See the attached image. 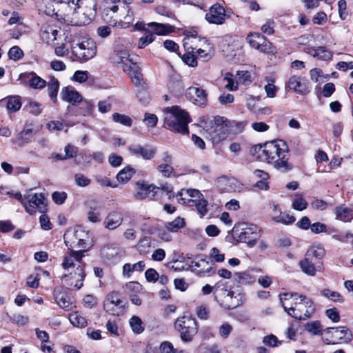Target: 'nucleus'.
Wrapping results in <instances>:
<instances>
[{"mask_svg":"<svg viewBox=\"0 0 353 353\" xmlns=\"http://www.w3.org/2000/svg\"><path fill=\"white\" fill-rule=\"evenodd\" d=\"M47 15L56 16L66 23H90L96 15V0H43Z\"/></svg>","mask_w":353,"mask_h":353,"instance_id":"f257e3e1","label":"nucleus"},{"mask_svg":"<svg viewBox=\"0 0 353 353\" xmlns=\"http://www.w3.org/2000/svg\"><path fill=\"white\" fill-rule=\"evenodd\" d=\"M250 152L261 161L273 163L278 170L288 171L292 168L288 161V146L281 139L255 145L251 148Z\"/></svg>","mask_w":353,"mask_h":353,"instance_id":"f03ea898","label":"nucleus"},{"mask_svg":"<svg viewBox=\"0 0 353 353\" xmlns=\"http://www.w3.org/2000/svg\"><path fill=\"white\" fill-rule=\"evenodd\" d=\"M82 250H74L68 248L63 257L61 266L65 271L63 275V281L70 287L79 290L83 285L85 278V263L83 261Z\"/></svg>","mask_w":353,"mask_h":353,"instance_id":"7ed1b4c3","label":"nucleus"},{"mask_svg":"<svg viewBox=\"0 0 353 353\" xmlns=\"http://www.w3.org/2000/svg\"><path fill=\"white\" fill-rule=\"evenodd\" d=\"M279 299L284 310L294 319L305 320L316 312L313 300L304 294L285 292L279 295Z\"/></svg>","mask_w":353,"mask_h":353,"instance_id":"20e7f679","label":"nucleus"},{"mask_svg":"<svg viewBox=\"0 0 353 353\" xmlns=\"http://www.w3.org/2000/svg\"><path fill=\"white\" fill-rule=\"evenodd\" d=\"M191 118L188 112L174 105L164 109V123L170 130L182 134H188V123Z\"/></svg>","mask_w":353,"mask_h":353,"instance_id":"39448f33","label":"nucleus"},{"mask_svg":"<svg viewBox=\"0 0 353 353\" xmlns=\"http://www.w3.org/2000/svg\"><path fill=\"white\" fill-rule=\"evenodd\" d=\"M137 186V191L134 194V197L137 200H159L164 195L168 196L170 200L174 197L173 188L168 183L158 187L145 181H138Z\"/></svg>","mask_w":353,"mask_h":353,"instance_id":"423d86ee","label":"nucleus"},{"mask_svg":"<svg viewBox=\"0 0 353 353\" xmlns=\"http://www.w3.org/2000/svg\"><path fill=\"white\" fill-rule=\"evenodd\" d=\"M72 58L74 61L86 62L92 59L97 54L96 43L91 39L80 40L73 39L69 40Z\"/></svg>","mask_w":353,"mask_h":353,"instance_id":"0eeeda50","label":"nucleus"},{"mask_svg":"<svg viewBox=\"0 0 353 353\" xmlns=\"http://www.w3.org/2000/svg\"><path fill=\"white\" fill-rule=\"evenodd\" d=\"M214 298L221 307L227 310L235 308L241 304L240 299L235 296L228 283L223 280L215 283Z\"/></svg>","mask_w":353,"mask_h":353,"instance_id":"6e6552de","label":"nucleus"},{"mask_svg":"<svg viewBox=\"0 0 353 353\" xmlns=\"http://www.w3.org/2000/svg\"><path fill=\"white\" fill-rule=\"evenodd\" d=\"M234 231L238 240L246 243L250 248L253 247L260 238L259 228L252 223H239L234 226Z\"/></svg>","mask_w":353,"mask_h":353,"instance_id":"1a4fd4ad","label":"nucleus"},{"mask_svg":"<svg viewBox=\"0 0 353 353\" xmlns=\"http://www.w3.org/2000/svg\"><path fill=\"white\" fill-rule=\"evenodd\" d=\"M176 330L180 333L183 341H191L198 332L197 321L194 318L183 316L177 318L174 323Z\"/></svg>","mask_w":353,"mask_h":353,"instance_id":"9d476101","label":"nucleus"},{"mask_svg":"<svg viewBox=\"0 0 353 353\" xmlns=\"http://www.w3.org/2000/svg\"><path fill=\"white\" fill-rule=\"evenodd\" d=\"M23 206L27 213L34 214L37 210L45 212L47 210L46 197L43 193H36L28 191L25 194V200Z\"/></svg>","mask_w":353,"mask_h":353,"instance_id":"9b49d317","label":"nucleus"},{"mask_svg":"<svg viewBox=\"0 0 353 353\" xmlns=\"http://www.w3.org/2000/svg\"><path fill=\"white\" fill-rule=\"evenodd\" d=\"M352 334L349 329L345 326L337 327H328L323 331L322 340L325 344H338L341 341L345 339L350 341Z\"/></svg>","mask_w":353,"mask_h":353,"instance_id":"f8f14e48","label":"nucleus"},{"mask_svg":"<svg viewBox=\"0 0 353 353\" xmlns=\"http://www.w3.org/2000/svg\"><path fill=\"white\" fill-rule=\"evenodd\" d=\"M104 309L112 315L123 314L125 312V305L120 294L114 292L108 294L104 302Z\"/></svg>","mask_w":353,"mask_h":353,"instance_id":"ddd939ff","label":"nucleus"},{"mask_svg":"<svg viewBox=\"0 0 353 353\" xmlns=\"http://www.w3.org/2000/svg\"><path fill=\"white\" fill-rule=\"evenodd\" d=\"M247 41L253 48L264 53H272L274 48L272 43L259 32H250Z\"/></svg>","mask_w":353,"mask_h":353,"instance_id":"4468645a","label":"nucleus"},{"mask_svg":"<svg viewBox=\"0 0 353 353\" xmlns=\"http://www.w3.org/2000/svg\"><path fill=\"white\" fill-rule=\"evenodd\" d=\"M202 196L201 192L196 189H183L176 194L180 203L190 207L196 205V202L201 199Z\"/></svg>","mask_w":353,"mask_h":353,"instance_id":"2eb2a0df","label":"nucleus"},{"mask_svg":"<svg viewBox=\"0 0 353 353\" xmlns=\"http://www.w3.org/2000/svg\"><path fill=\"white\" fill-rule=\"evenodd\" d=\"M128 150L132 155L137 157H141L145 160H150L154 158L156 154L155 148L139 143H132L129 145Z\"/></svg>","mask_w":353,"mask_h":353,"instance_id":"dca6fc26","label":"nucleus"},{"mask_svg":"<svg viewBox=\"0 0 353 353\" xmlns=\"http://www.w3.org/2000/svg\"><path fill=\"white\" fill-rule=\"evenodd\" d=\"M225 16L224 8L219 4H214L210 7L205 18L210 23L221 25L225 22Z\"/></svg>","mask_w":353,"mask_h":353,"instance_id":"f3484780","label":"nucleus"},{"mask_svg":"<svg viewBox=\"0 0 353 353\" xmlns=\"http://www.w3.org/2000/svg\"><path fill=\"white\" fill-rule=\"evenodd\" d=\"M90 238L89 232L81 228H78L73 231H68L64 234V240L66 245L72 249L74 248L73 244H75L76 241H88V239Z\"/></svg>","mask_w":353,"mask_h":353,"instance_id":"a211bd4d","label":"nucleus"},{"mask_svg":"<svg viewBox=\"0 0 353 353\" xmlns=\"http://www.w3.org/2000/svg\"><path fill=\"white\" fill-rule=\"evenodd\" d=\"M111 61L114 64L120 65L123 69L132 62L130 58L129 51L125 48L117 47L111 56Z\"/></svg>","mask_w":353,"mask_h":353,"instance_id":"6ab92c4d","label":"nucleus"},{"mask_svg":"<svg viewBox=\"0 0 353 353\" xmlns=\"http://www.w3.org/2000/svg\"><path fill=\"white\" fill-rule=\"evenodd\" d=\"M285 89L293 91L297 94L305 95L310 92L305 83L301 81L300 76H291L285 84Z\"/></svg>","mask_w":353,"mask_h":353,"instance_id":"aec40b11","label":"nucleus"},{"mask_svg":"<svg viewBox=\"0 0 353 353\" xmlns=\"http://www.w3.org/2000/svg\"><path fill=\"white\" fill-rule=\"evenodd\" d=\"M299 266L303 273L310 276H314L316 272L323 270L322 262L314 261L305 256L299 261Z\"/></svg>","mask_w":353,"mask_h":353,"instance_id":"412c9836","label":"nucleus"},{"mask_svg":"<svg viewBox=\"0 0 353 353\" xmlns=\"http://www.w3.org/2000/svg\"><path fill=\"white\" fill-rule=\"evenodd\" d=\"M59 33V28L53 24H44L41 29V38L45 43L52 44Z\"/></svg>","mask_w":353,"mask_h":353,"instance_id":"4be33fe9","label":"nucleus"},{"mask_svg":"<svg viewBox=\"0 0 353 353\" xmlns=\"http://www.w3.org/2000/svg\"><path fill=\"white\" fill-rule=\"evenodd\" d=\"M186 95L195 105H203L206 103L207 94L203 89L196 87H190L186 91Z\"/></svg>","mask_w":353,"mask_h":353,"instance_id":"5701e85b","label":"nucleus"},{"mask_svg":"<svg viewBox=\"0 0 353 353\" xmlns=\"http://www.w3.org/2000/svg\"><path fill=\"white\" fill-rule=\"evenodd\" d=\"M172 157L168 152L162 154L161 163L157 166V170L165 177H170L174 174V170L172 165Z\"/></svg>","mask_w":353,"mask_h":353,"instance_id":"b1692460","label":"nucleus"},{"mask_svg":"<svg viewBox=\"0 0 353 353\" xmlns=\"http://www.w3.org/2000/svg\"><path fill=\"white\" fill-rule=\"evenodd\" d=\"M123 218L121 212L119 211H112L108 214L103 221L105 228L109 230H113L118 228L123 222Z\"/></svg>","mask_w":353,"mask_h":353,"instance_id":"393cba45","label":"nucleus"},{"mask_svg":"<svg viewBox=\"0 0 353 353\" xmlns=\"http://www.w3.org/2000/svg\"><path fill=\"white\" fill-rule=\"evenodd\" d=\"M61 99L72 105H77L82 101L81 95L72 86L63 87L61 91Z\"/></svg>","mask_w":353,"mask_h":353,"instance_id":"a878e982","label":"nucleus"},{"mask_svg":"<svg viewBox=\"0 0 353 353\" xmlns=\"http://www.w3.org/2000/svg\"><path fill=\"white\" fill-rule=\"evenodd\" d=\"M273 212L274 214L272 215V219L274 222L284 225H291L296 220L294 216L288 213L282 212L277 205H274Z\"/></svg>","mask_w":353,"mask_h":353,"instance_id":"bb28decb","label":"nucleus"},{"mask_svg":"<svg viewBox=\"0 0 353 353\" xmlns=\"http://www.w3.org/2000/svg\"><path fill=\"white\" fill-rule=\"evenodd\" d=\"M20 78L26 79L29 86L34 89H41L46 85V81L32 72L21 74Z\"/></svg>","mask_w":353,"mask_h":353,"instance_id":"cd10ccee","label":"nucleus"},{"mask_svg":"<svg viewBox=\"0 0 353 353\" xmlns=\"http://www.w3.org/2000/svg\"><path fill=\"white\" fill-rule=\"evenodd\" d=\"M54 298L60 307L65 310H72V303L71 302L70 297L65 292L60 290H54Z\"/></svg>","mask_w":353,"mask_h":353,"instance_id":"c85d7f7f","label":"nucleus"},{"mask_svg":"<svg viewBox=\"0 0 353 353\" xmlns=\"http://www.w3.org/2000/svg\"><path fill=\"white\" fill-rule=\"evenodd\" d=\"M130 77L132 82L137 85H141L143 81L142 74L139 67L134 62H132L123 69Z\"/></svg>","mask_w":353,"mask_h":353,"instance_id":"c756f323","label":"nucleus"},{"mask_svg":"<svg viewBox=\"0 0 353 353\" xmlns=\"http://www.w3.org/2000/svg\"><path fill=\"white\" fill-rule=\"evenodd\" d=\"M0 105L6 106L8 111L14 112L21 107V98L19 96H10L0 101Z\"/></svg>","mask_w":353,"mask_h":353,"instance_id":"7c9ffc66","label":"nucleus"},{"mask_svg":"<svg viewBox=\"0 0 353 353\" xmlns=\"http://www.w3.org/2000/svg\"><path fill=\"white\" fill-rule=\"evenodd\" d=\"M325 251L324 248L319 244H313L307 250L305 256L316 262H321V259L325 256Z\"/></svg>","mask_w":353,"mask_h":353,"instance_id":"2f4dec72","label":"nucleus"},{"mask_svg":"<svg viewBox=\"0 0 353 353\" xmlns=\"http://www.w3.org/2000/svg\"><path fill=\"white\" fill-rule=\"evenodd\" d=\"M209 136L214 143H219L227 138L226 128L223 125H216L213 130L209 132Z\"/></svg>","mask_w":353,"mask_h":353,"instance_id":"473e14b6","label":"nucleus"},{"mask_svg":"<svg viewBox=\"0 0 353 353\" xmlns=\"http://www.w3.org/2000/svg\"><path fill=\"white\" fill-rule=\"evenodd\" d=\"M145 268L144 261H139L134 264L125 263L123 265L122 274L123 276L130 278L134 272H142Z\"/></svg>","mask_w":353,"mask_h":353,"instance_id":"72a5a7b5","label":"nucleus"},{"mask_svg":"<svg viewBox=\"0 0 353 353\" xmlns=\"http://www.w3.org/2000/svg\"><path fill=\"white\" fill-rule=\"evenodd\" d=\"M334 212L336 219L343 222H348L353 218V210L343 205L336 207Z\"/></svg>","mask_w":353,"mask_h":353,"instance_id":"f704fd0d","label":"nucleus"},{"mask_svg":"<svg viewBox=\"0 0 353 353\" xmlns=\"http://www.w3.org/2000/svg\"><path fill=\"white\" fill-rule=\"evenodd\" d=\"M218 183L224 192H234L239 187L238 181L235 179L225 176L219 178Z\"/></svg>","mask_w":353,"mask_h":353,"instance_id":"c9c22d12","label":"nucleus"},{"mask_svg":"<svg viewBox=\"0 0 353 353\" xmlns=\"http://www.w3.org/2000/svg\"><path fill=\"white\" fill-rule=\"evenodd\" d=\"M234 279L236 282L241 285L251 284L256 280L255 276L249 270L234 273Z\"/></svg>","mask_w":353,"mask_h":353,"instance_id":"e433bc0d","label":"nucleus"},{"mask_svg":"<svg viewBox=\"0 0 353 353\" xmlns=\"http://www.w3.org/2000/svg\"><path fill=\"white\" fill-rule=\"evenodd\" d=\"M148 26L151 28L154 33L158 35H166L173 31L172 27L168 24L151 22L148 23Z\"/></svg>","mask_w":353,"mask_h":353,"instance_id":"4c0bfd02","label":"nucleus"},{"mask_svg":"<svg viewBox=\"0 0 353 353\" xmlns=\"http://www.w3.org/2000/svg\"><path fill=\"white\" fill-rule=\"evenodd\" d=\"M48 93L54 103L57 102V94L59 88V81L54 77L50 78L48 83Z\"/></svg>","mask_w":353,"mask_h":353,"instance_id":"58836bf2","label":"nucleus"},{"mask_svg":"<svg viewBox=\"0 0 353 353\" xmlns=\"http://www.w3.org/2000/svg\"><path fill=\"white\" fill-rule=\"evenodd\" d=\"M265 79L267 82L264 86L266 96L269 98H275L279 90V88L274 84L275 79L270 77H266Z\"/></svg>","mask_w":353,"mask_h":353,"instance_id":"ea45409f","label":"nucleus"},{"mask_svg":"<svg viewBox=\"0 0 353 353\" xmlns=\"http://www.w3.org/2000/svg\"><path fill=\"white\" fill-rule=\"evenodd\" d=\"M305 330L311 335L323 334V326L320 321H312L305 325Z\"/></svg>","mask_w":353,"mask_h":353,"instance_id":"a19ab883","label":"nucleus"},{"mask_svg":"<svg viewBox=\"0 0 353 353\" xmlns=\"http://www.w3.org/2000/svg\"><path fill=\"white\" fill-rule=\"evenodd\" d=\"M32 135L33 132L32 129H24L17 134L16 141H13V143H17L19 146H23L30 142Z\"/></svg>","mask_w":353,"mask_h":353,"instance_id":"79ce46f5","label":"nucleus"},{"mask_svg":"<svg viewBox=\"0 0 353 353\" xmlns=\"http://www.w3.org/2000/svg\"><path fill=\"white\" fill-rule=\"evenodd\" d=\"M185 221L183 218L178 216L173 221L166 222L164 224L165 229L171 232H176L185 226Z\"/></svg>","mask_w":353,"mask_h":353,"instance_id":"37998d69","label":"nucleus"},{"mask_svg":"<svg viewBox=\"0 0 353 353\" xmlns=\"http://www.w3.org/2000/svg\"><path fill=\"white\" fill-rule=\"evenodd\" d=\"M69 40H73V39L72 37H67L65 40V43H62L60 46L55 48L54 53L57 57H66L70 54V52H71Z\"/></svg>","mask_w":353,"mask_h":353,"instance_id":"c03bdc74","label":"nucleus"},{"mask_svg":"<svg viewBox=\"0 0 353 353\" xmlns=\"http://www.w3.org/2000/svg\"><path fill=\"white\" fill-rule=\"evenodd\" d=\"M69 320L74 326L77 327H85L88 324L85 317L77 312L71 313L69 315Z\"/></svg>","mask_w":353,"mask_h":353,"instance_id":"a18cd8bd","label":"nucleus"},{"mask_svg":"<svg viewBox=\"0 0 353 353\" xmlns=\"http://www.w3.org/2000/svg\"><path fill=\"white\" fill-rule=\"evenodd\" d=\"M135 171L132 168L127 166L119 171L117 175V179L119 182L125 183L132 177Z\"/></svg>","mask_w":353,"mask_h":353,"instance_id":"49530a36","label":"nucleus"},{"mask_svg":"<svg viewBox=\"0 0 353 353\" xmlns=\"http://www.w3.org/2000/svg\"><path fill=\"white\" fill-rule=\"evenodd\" d=\"M308 203L303 196L300 194H295L292 203V207L297 211H303L307 208Z\"/></svg>","mask_w":353,"mask_h":353,"instance_id":"de8ad7c7","label":"nucleus"},{"mask_svg":"<svg viewBox=\"0 0 353 353\" xmlns=\"http://www.w3.org/2000/svg\"><path fill=\"white\" fill-rule=\"evenodd\" d=\"M129 324L132 332L135 334H139L144 330L143 321L137 316H132L129 321Z\"/></svg>","mask_w":353,"mask_h":353,"instance_id":"09e8293b","label":"nucleus"},{"mask_svg":"<svg viewBox=\"0 0 353 353\" xmlns=\"http://www.w3.org/2000/svg\"><path fill=\"white\" fill-rule=\"evenodd\" d=\"M223 83L224 88L230 91H235L238 88L239 84L236 79H235V80H234L233 75L230 72L225 74L223 79Z\"/></svg>","mask_w":353,"mask_h":353,"instance_id":"8fccbe9b","label":"nucleus"},{"mask_svg":"<svg viewBox=\"0 0 353 353\" xmlns=\"http://www.w3.org/2000/svg\"><path fill=\"white\" fill-rule=\"evenodd\" d=\"M333 57L332 51L328 50L324 46H319L316 48V53L314 58L321 61H330Z\"/></svg>","mask_w":353,"mask_h":353,"instance_id":"3c124183","label":"nucleus"},{"mask_svg":"<svg viewBox=\"0 0 353 353\" xmlns=\"http://www.w3.org/2000/svg\"><path fill=\"white\" fill-rule=\"evenodd\" d=\"M208 202L204 199L203 195L196 202V205H194L196 208V212L201 218L203 217L208 212Z\"/></svg>","mask_w":353,"mask_h":353,"instance_id":"603ef678","label":"nucleus"},{"mask_svg":"<svg viewBox=\"0 0 353 353\" xmlns=\"http://www.w3.org/2000/svg\"><path fill=\"white\" fill-rule=\"evenodd\" d=\"M321 294L327 298L328 299L335 303H343L344 301L343 297L337 292L332 291L329 289H324L321 292Z\"/></svg>","mask_w":353,"mask_h":353,"instance_id":"864d4df0","label":"nucleus"},{"mask_svg":"<svg viewBox=\"0 0 353 353\" xmlns=\"http://www.w3.org/2000/svg\"><path fill=\"white\" fill-rule=\"evenodd\" d=\"M88 219L92 223H99L101 220V209L98 206L91 207L88 213Z\"/></svg>","mask_w":353,"mask_h":353,"instance_id":"5fc2aeb1","label":"nucleus"},{"mask_svg":"<svg viewBox=\"0 0 353 353\" xmlns=\"http://www.w3.org/2000/svg\"><path fill=\"white\" fill-rule=\"evenodd\" d=\"M94 109V105L87 100H84L81 101V105L79 108V114H82L83 116L87 117L90 116L92 114L93 111Z\"/></svg>","mask_w":353,"mask_h":353,"instance_id":"6e6d98bb","label":"nucleus"},{"mask_svg":"<svg viewBox=\"0 0 353 353\" xmlns=\"http://www.w3.org/2000/svg\"><path fill=\"white\" fill-rule=\"evenodd\" d=\"M183 34L185 35V38L183 39V46L185 49L192 50V51L193 52V48L191 46H188V45L189 41L191 39H196L197 37L198 34L196 30L192 28L185 30L183 32Z\"/></svg>","mask_w":353,"mask_h":353,"instance_id":"4d7b16f0","label":"nucleus"},{"mask_svg":"<svg viewBox=\"0 0 353 353\" xmlns=\"http://www.w3.org/2000/svg\"><path fill=\"white\" fill-rule=\"evenodd\" d=\"M127 14L123 18V21L120 20L119 26L123 28H128L134 21V13L128 6L126 7Z\"/></svg>","mask_w":353,"mask_h":353,"instance_id":"13d9d810","label":"nucleus"},{"mask_svg":"<svg viewBox=\"0 0 353 353\" xmlns=\"http://www.w3.org/2000/svg\"><path fill=\"white\" fill-rule=\"evenodd\" d=\"M235 79L238 84H248L251 83V75L248 71H238L236 73Z\"/></svg>","mask_w":353,"mask_h":353,"instance_id":"bf43d9fd","label":"nucleus"},{"mask_svg":"<svg viewBox=\"0 0 353 353\" xmlns=\"http://www.w3.org/2000/svg\"><path fill=\"white\" fill-rule=\"evenodd\" d=\"M112 119L114 122L121 123L125 126H130L132 125L131 118L125 114L114 113L112 114Z\"/></svg>","mask_w":353,"mask_h":353,"instance_id":"052dcab7","label":"nucleus"},{"mask_svg":"<svg viewBox=\"0 0 353 353\" xmlns=\"http://www.w3.org/2000/svg\"><path fill=\"white\" fill-rule=\"evenodd\" d=\"M74 180L75 184L79 187L88 186L91 183L90 179L81 173L75 174L74 175Z\"/></svg>","mask_w":353,"mask_h":353,"instance_id":"680f3d73","label":"nucleus"},{"mask_svg":"<svg viewBox=\"0 0 353 353\" xmlns=\"http://www.w3.org/2000/svg\"><path fill=\"white\" fill-rule=\"evenodd\" d=\"M195 314L201 320H207L209 317L210 310L207 305L201 304L195 309Z\"/></svg>","mask_w":353,"mask_h":353,"instance_id":"e2e57ef3","label":"nucleus"},{"mask_svg":"<svg viewBox=\"0 0 353 353\" xmlns=\"http://www.w3.org/2000/svg\"><path fill=\"white\" fill-rule=\"evenodd\" d=\"M263 343L270 347H275L281 345L282 341L278 340L275 335L270 334L263 337Z\"/></svg>","mask_w":353,"mask_h":353,"instance_id":"0e129e2a","label":"nucleus"},{"mask_svg":"<svg viewBox=\"0 0 353 353\" xmlns=\"http://www.w3.org/2000/svg\"><path fill=\"white\" fill-rule=\"evenodd\" d=\"M187 50V52L185 53L182 57V59L183 61H184V63L187 65H188L189 66H191V67H195L197 65V61H196V58L195 57V56L194 54H192V52H193L192 51V50H188V49H185Z\"/></svg>","mask_w":353,"mask_h":353,"instance_id":"69168bd1","label":"nucleus"},{"mask_svg":"<svg viewBox=\"0 0 353 353\" xmlns=\"http://www.w3.org/2000/svg\"><path fill=\"white\" fill-rule=\"evenodd\" d=\"M8 56L10 59L17 61L23 57V52L19 47L13 46L9 50Z\"/></svg>","mask_w":353,"mask_h":353,"instance_id":"338daca9","label":"nucleus"},{"mask_svg":"<svg viewBox=\"0 0 353 353\" xmlns=\"http://www.w3.org/2000/svg\"><path fill=\"white\" fill-rule=\"evenodd\" d=\"M159 352L161 353H176V350L174 349L173 345L169 341H163L159 345Z\"/></svg>","mask_w":353,"mask_h":353,"instance_id":"774afa93","label":"nucleus"}]
</instances>
